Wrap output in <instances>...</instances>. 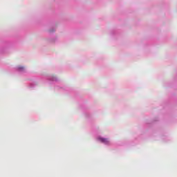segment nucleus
<instances>
[{
  "instance_id": "nucleus-1",
  "label": "nucleus",
  "mask_w": 177,
  "mask_h": 177,
  "mask_svg": "<svg viewBox=\"0 0 177 177\" xmlns=\"http://www.w3.org/2000/svg\"><path fill=\"white\" fill-rule=\"evenodd\" d=\"M100 140L102 142V143H109V140L107 138H100Z\"/></svg>"
},
{
  "instance_id": "nucleus-2",
  "label": "nucleus",
  "mask_w": 177,
  "mask_h": 177,
  "mask_svg": "<svg viewBox=\"0 0 177 177\" xmlns=\"http://www.w3.org/2000/svg\"><path fill=\"white\" fill-rule=\"evenodd\" d=\"M19 70H23V68H24V67L21 66V67H19Z\"/></svg>"
}]
</instances>
